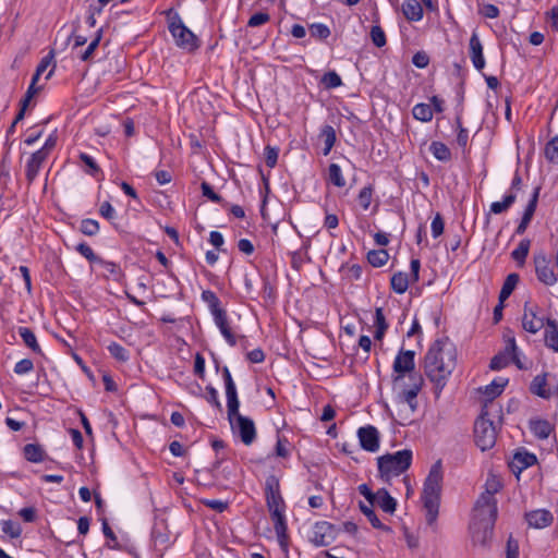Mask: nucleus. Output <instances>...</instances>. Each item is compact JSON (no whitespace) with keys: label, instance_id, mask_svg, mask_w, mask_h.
Returning a JSON list of instances; mask_svg holds the SVG:
<instances>
[{"label":"nucleus","instance_id":"1","mask_svg":"<svg viewBox=\"0 0 558 558\" xmlns=\"http://www.w3.org/2000/svg\"><path fill=\"white\" fill-rule=\"evenodd\" d=\"M415 353L411 350H400L393 361L392 389L400 403L408 404L411 413L417 408L416 397L423 386V377L415 373Z\"/></svg>","mask_w":558,"mask_h":558},{"label":"nucleus","instance_id":"2","mask_svg":"<svg viewBox=\"0 0 558 558\" xmlns=\"http://www.w3.org/2000/svg\"><path fill=\"white\" fill-rule=\"evenodd\" d=\"M457 362V352L448 338L436 340L424 357V369L427 378L435 385V393L439 396L452 374Z\"/></svg>","mask_w":558,"mask_h":558},{"label":"nucleus","instance_id":"3","mask_svg":"<svg viewBox=\"0 0 558 558\" xmlns=\"http://www.w3.org/2000/svg\"><path fill=\"white\" fill-rule=\"evenodd\" d=\"M486 489L481 494L474 507L473 537L485 544L492 538L497 519V500L495 494L501 488L500 482L492 476L486 482Z\"/></svg>","mask_w":558,"mask_h":558},{"label":"nucleus","instance_id":"4","mask_svg":"<svg viewBox=\"0 0 558 558\" xmlns=\"http://www.w3.org/2000/svg\"><path fill=\"white\" fill-rule=\"evenodd\" d=\"M442 482V469L440 461L434 463L424 482L422 500L426 511L425 518L428 525H434L439 511L440 492Z\"/></svg>","mask_w":558,"mask_h":558},{"label":"nucleus","instance_id":"5","mask_svg":"<svg viewBox=\"0 0 558 558\" xmlns=\"http://www.w3.org/2000/svg\"><path fill=\"white\" fill-rule=\"evenodd\" d=\"M500 407L496 403H484L481 415L474 424L475 444L482 451L492 449L497 439V425L492 416L500 418Z\"/></svg>","mask_w":558,"mask_h":558},{"label":"nucleus","instance_id":"6","mask_svg":"<svg viewBox=\"0 0 558 558\" xmlns=\"http://www.w3.org/2000/svg\"><path fill=\"white\" fill-rule=\"evenodd\" d=\"M413 453L403 449L395 453H386L377 458L379 477L389 483L393 477L403 474L412 463Z\"/></svg>","mask_w":558,"mask_h":558},{"label":"nucleus","instance_id":"7","mask_svg":"<svg viewBox=\"0 0 558 558\" xmlns=\"http://www.w3.org/2000/svg\"><path fill=\"white\" fill-rule=\"evenodd\" d=\"M169 31L178 47L192 52L198 48V39L182 22L181 17L175 15L170 20Z\"/></svg>","mask_w":558,"mask_h":558},{"label":"nucleus","instance_id":"8","mask_svg":"<svg viewBox=\"0 0 558 558\" xmlns=\"http://www.w3.org/2000/svg\"><path fill=\"white\" fill-rule=\"evenodd\" d=\"M228 418L233 433L239 435L241 441L246 446L252 445L256 438V428L253 420L240 414L239 410L234 414H228Z\"/></svg>","mask_w":558,"mask_h":558},{"label":"nucleus","instance_id":"9","mask_svg":"<svg viewBox=\"0 0 558 558\" xmlns=\"http://www.w3.org/2000/svg\"><path fill=\"white\" fill-rule=\"evenodd\" d=\"M338 533L339 529L336 525L327 521H319L313 525L310 542L317 547H325L335 542Z\"/></svg>","mask_w":558,"mask_h":558},{"label":"nucleus","instance_id":"10","mask_svg":"<svg viewBox=\"0 0 558 558\" xmlns=\"http://www.w3.org/2000/svg\"><path fill=\"white\" fill-rule=\"evenodd\" d=\"M534 265L537 279L546 284L554 286L558 281V275L554 271L550 266V260L544 253L534 255Z\"/></svg>","mask_w":558,"mask_h":558},{"label":"nucleus","instance_id":"11","mask_svg":"<svg viewBox=\"0 0 558 558\" xmlns=\"http://www.w3.org/2000/svg\"><path fill=\"white\" fill-rule=\"evenodd\" d=\"M357 438L362 449L368 452H377L379 450V433L372 425L363 426L357 429Z\"/></svg>","mask_w":558,"mask_h":558},{"label":"nucleus","instance_id":"12","mask_svg":"<svg viewBox=\"0 0 558 558\" xmlns=\"http://www.w3.org/2000/svg\"><path fill=\"white\" fill-rule=\"evenodd\" d=\"M544 317L537 315V307L529 306V304L525 303L522 317L523 329L530 333H536L544 327Z\"/></svg>","mask_w":558,"mask_h":558},{"label":"nucleus","instance_id":"13","mask_svg":"<svg viewBox=\"0 0 558 558\" xmlns=\"http://www.w3.org/2000/svg\"><path fill=\"white\" fill-rule=\"evenodd\" d=\"M266 502L269 512L284 509V502L280 495L278 482L271 477L266 482Z\"/></svg>","mask_w":558,"mask_h":558},{"label":"nucleus","instance_id":"14","mask_svg":"<svg viewBox=\"0 0 558 558\" xmlns=\"http://www.w3.org/2000/svg\"><path fill=\"white\" fill-rule=\"evenodd\" d=\"M529 526L534 529H544L549 526L554 521V515L549 510L536 509L525 514Z\"/></svg>","mask_w":558,"mask_h":558},{"label":"nucleus","instance_id":"15","mask_svg":"<svg viewBox=\"0 0 558 558\" xmlns=\"http://www.w3.org/2000/svg\"><path fill=\"white\" fill-rule=\"evenodd\" d=\"M213 317L216 326L219 328L221 335L223 336L228 344L234 347L236 344V338L231 330L227 312L225 310H221L213 314Z\"/></svg>","mask_w":558,"mask_h":558},{"label":"nucleus","instance_id":"16","mask_svg":"<svg viewBox=\"0 0 558 558\" xmlns=\"http://www.w3.org/2000/svg\"><path fill=\"white\" fill-rule=\"evenodd\" d=\"M47 158L48 157L44 151L36 150L35 153L31 154L25 167V177L28 183H32L35 180Z\"/></svg>","mask_w":558,"mask_h":558},{"label":"nucleus","instance_id":"17","mask_svg":"<svg viewBox=\"0 0 558 558\" xmlns=\"http://www.w3.org/2000/svg\"><path fill=\"white\" fill-rule=\"evenodd\" d=\"M271 520L274 522V529L278 538L279 544L282 547L287 546L288 534H287V522L284 517V509L270 512Z\"/></svg>","mask_w":558,"mask_h":558},{"label":"nucleus","instance_id":"18","mask_svg":"<svg viewBox=\"0 0 558 558\" xmlns=\"http://www.w3.org/2000/svg\"><path fill=\"white\" fill-rule=\"evenodd\" d=\"M538 194H539V187H536L534 190L532 198L530 199L527 206L525 207L522 219H521L519 226L517 227V230H515L517 234H523L525 232L529 223L531 222V220L534 216L536 206H537Z\"/></svg>","mask_w":558,"mask_h":558},{"label":"nucleus","instance_id":"19","mask_svg":"<svg viewBox=\"0 0 558 558\" xmlns=\"http://www.w3.org/2000/svg\"><path fill=\"white\" fill-rule=\"evenodd\" d=\"M470 57L475 69L482 70L485 66L483 46L476 32L470 38Z\"/></svg>","mask_w":558,"mask_h":558},{"label":"nucleus","instance_id":"20","mask_svg":"<svg viewBox=\"0 0 558 558\" xmlns=\"http://www.w3.org/2000/svg\"><path fill=\"white\" fill-rule=\"evenodd\" d=\"M537 462V458L534 453L526 450H519L514 453L510 466L513 471H523L526 468L534 465Z\"/></svg>","mask_w":558,"mask_h":558},{"label":"nucleus","instance_id":"21","mask_svg":"<svg viewBox=\"0 0 558 558\" xmlns=\"http://www.w3.org/2000/svg\"><path fill=\"white\" fill-rule=\"evenodd\" d=\"M375 504L385 512L393 513L397 508V501L390 496L387 489L380 488L377 490Z\"/></svg>","mask_w":558,"mask_h":558},{"label":"nucleus","instance_id":"22","mask_svg":"<svg viewBox=\"0 0 558 558\" xmlns=\"http://www.w3.org/2000/svg\"><path fill=\"white\" fill-rule=\"evenodd\" d=\"M508 384V379L506 378H497L494 379L489 385L485 386L481 391L487 397V401L485 403H495L494 399L501 395L504 388Z\"/></svg>","mask_w":558,"mask_h":558},{"label":"nucleus","instance_id":"23","mask_svg":"<svg viewBox=\"0 0 558 558\" xmlns=\"http://www.w3.org/2000/svg\"><path fill=\"white\" fill-rule=\"evenodd\" d=\"M404 16L412 22H417L423 17V8L417 0H407L402 4Z\"/></svg>","mask_w":558,"mask_h":558},{"label":"nucleus","instance_id":"24","mask_svg":"<svg viewBox=\"0 0 558 558\" xmlns=\"http://www.w3.org/2000/svg\"><path fill=\"white\" fill-rule=\"evenodd\" d=\"M530 429L535 437L546 439L551 434L554 427L548 421L537 418L530 421Z\"/></svg>","mask_w":558,"mask_h":558},{"label":"nucleus","instance_id":"25","mask_svg":"<svg viewBox=\"0 0 558 558\" xmlns=\"http://www.w3.org/2000/svg\"><path fill=\"white\" fill-rule=\"evenodd\" d=\"M544 337L546 347L558 352V325L555 320H547Z\"/></svg>","mask_w":558,"mask_h":558},{"label":"nucleus","instance_id":"26","mask_svg":"<svg viewBox=\"0 0 558 558\" xmlns=\"http://www.w3.org/2000/svg\"><path fill=\"white\" fill-rule=\"evenodd\" d=\"M530 389L534 395L543 399H549L551 396L550 389L547 388L546 374L535 376Z\"/></svg>","mask_w":558,"mask_h":558},{"label":"nucleus","instance_id":"27","mask_svg":"<svg viewBox=\"0 0 558 558\" xmlns=\"http://www.w3.org/2000/svg\"><path fill=\"white\" fill-rule=\"evenodd\" d=\"M226 387V396H227V408H228V414H234L236 413V410H239L240 402L238 399V392L234 381H229L225 384Z\"/></svg>","mask_w":558,"mask_h":558},{"label":"nucleus","instance_id":"28","mask_svg":"<svg viewBox=\"0 0 558 558\" xmlns=\"http://www.w3.org/2000/svg\"><path fill=\"white\" fill-rule=\"evenodd\" d=\"M101 37H102V28H99L97 31V33H96L95 38L88 44L86 49L85 50H82V49L78 50L74 54V57L78 58L81 61H84V62L89 61L93 58L95 50L99 46Z\"/></svg>","mask_w":558,"mask_h":558},{"label":"nucleus","instance_id":"29","mask_svg":"<svg viewBox=\"0 0 558 558\" xmlns=\"http://www.w3.org/2000/svg\"><path fill=\"white\" fill-rule=\"evenodd\" d=\"M23 453L25 459L33 463H39L45 458L44 449L37 444H27L24 446Z\"/></svg>","mask_w":558,"mask_h":558},{"label":"nucleus","instance_id":"30","mask_svg":"<svg viewBox=\"0 0 558 558\" xmlns=\"http://www.w3.org/2000/svg\"><path fill=\"white\" fill-rule=\"evenodd\" d=\"M519 279L520 277L518 274H509L507 276L499 292V301L505 302L511 295L519 282Z\"/></svg>","mask_w":558,"mask_h":558},{"label":"nucleus","instance_id":"31","mask_svg":"<svg viewBox=\"0 0 558 558\" xmlns=\"http://www.w3.org/2000/svg\"><path fill=\"white\" fill-rule=\"evenodd\" d=\"M517 199V193L509 192L502 201L500 202H493L490 204V213L495 215L502 214L507 211L515 202Z\"/></svg>","mask_w":558,"mask_h":558},{"label":"nucleus","instance_id":"32","mask_svg":"<svg viewBox=\"0 0 558 558\" xmlns=\"http://www.w3.org/2000/svg\"><path fill=\"white\" fill-rule=\"evenodd\" d=\"M19 335L27 348H29L35 353H41V349L37 342L36 336L29 328L20 327Z\"/></svg>","mask_w":558,"mask_h":558},{"label":"nucleus","instance_id":"33","mask_svg":"<svg viewBox=\"0 0 558 558\" xmlns=\"http://www.w3.org/2000/svg\"><path fill=\"white\" fill-rule=\"evenodd\" d=\"M320 137L324 140L325 147L323 149V154L327 156L332 149L337 136L336 131L331 125H324L320 131Z\"/></svg>","mask_w":558,"mask_h":558},{"label":"nucleus","instance_id":"34","mask_svg":"<svg viewBox=\"0 0 558 558\" xmlns=\"http://www.w3.org/2000/svg\"><path fill=\"white\" fill-rule=\"evenodd\" d=\"M391 288L392 290L398 293L402 294L408 290L410 279L409 275L405 272H397L391 277Z\"/></svg>","mask_w":558,"mask_h":558},{"label":"nucleus","instance_id":"35","mask_svg":"<svg viewBox=\"0 0 558 558\" xmlns=\"http://www.w3.org/2000/svg\"><path fill=\"white\" fill-rule=\"evenodd\" d=\"M429 150L437 160L449 161L451 159L450 149L441 142H433Z\"/></svg>","mask_w":558,"mask_h":558},{"label":"nucleus","instance_id":"36","mask_svg":"<svg viewBox=\"0 0 558 558\" xmlns=\"http://www.w3.org/2000/svg\"><path fill=\"white\" fill-rule=\"evenodd\" d=\"M414 119L422 122H429L433 119V108L427 104H417L412 109Z\"/></svg>","mask_w":558,"mask_h":558},{"label":"nucleus","instance_id":"37","mask_svg":"<svg viewBox=\"0 0 558 558\" xmlns=\"http://www.w3.org/2000/svg\"><path fill=\"white\" fill-rule=\"evenodd\" d=\"M389 258V254L386 250H373L367 253V260L374 267L384 266Z\"/></svg>","mask_w":558,"mask_h":558},{"label":"nucleus","instance_id":"38","mask_svg":"<svg viewBox=\"0 0 558 558\" xmlns=\"http://www.w3.org/2000/svg\"><path fill=\"white\" fill-rule=\"evenodd\" d=\"M328 180L337 187H343L345 185V179L343 178L342 171L337 163L329 165Z\"/></svg>","mask_w":558,"mask_h":558},{"label":"nucleus","instance_id":"39","mask_svg":"<svg viewBox=\"0 0 558 558\" xmlns=\"http://www.w3.org/2000/svg\"><path fill=\"white\" fill-rule=\"evenodd\" d=\"M1 531L11 538H19L22 534V526L15 521L2 520Z\"/></svg>","mask_w":558,"mask_h":558},{"label":"nucleus","instance_id":"40","mask_svg":"<svg viewBox=\"0 0 558 558\" xmlns=\"http://www.w3.org/2000/svg\"><path fill=\"white\" fill-rule=\"evenodd\" d=\"M202 300L207 303L211 315L222 310L220 306V300L216 293L210 290L202 292Z\"/></svg>","mask_w":558,"mask_h":558},{"label":"nucleus","instance_id":"41","mask_svg":"<svg viewBox=\"0 0 558 558\" xmlns=\"http://www.w3.org/2000/svg\"><path fill=\"white\" fill-rule=\"evenodd\" d=\"M531 242L527 239L522 240L515 250L512 251L511 256L512 258L518 262L519 264H523L529 251H530Z\"/></svg>","mask_w":558,"mask_h":558},{"label":"nucleus","instance_id":"42","mask_svg":"<svg viewBox=\"0 0 558 558\" xmlns=\"http://www.w3.org/2000/svg\"><path fill=\"white\" fill-rule=\"evenodd\" d=\"M107 349L111 356L119 362L124 363L130 359L129 351L117 342H111Z\"/></svg>","mask_w":558,"mask_h":558},{"label":"nucleus","instance_id":"43","mask_svg":"<svg viewBox=\"0 0 558 558\" xmlns=\"http://www.w3.org/2000/svg\"><path fill=\"white\" fill-rule=\"evenodd\" d=\"M320 83L324 85L325 88L331 89L341 86L342 80L338 73H336L335 71H329L323 75Z\"/></svg>","mask_w":558,"mask_h":558},{"label":"nucleus","instance_id":"44","mask_svg":"<svg viewBox=\"0 0 558 558\" xmlns=\"http://www.w3.org/2000/svg\"><path fill=\"white\" fill-rule=\"evenodd\" d=\"M360 510L368 519L369 523L375 529H383L384 527V525L381 524L380 520L377 518L376 513L374 512L373 506H371V504L369 505H365L363 502H360Z\"/></svg>","mask_w":558,"mask_h":558},{"label":"nucleus","instance_id":"45","mask_svg":"<svg viewBox=\"0 0 558 558\" xmlns=\"http://www.w3.org/2000/svg\"><path fill=\"white\" fill-rule=\"evenodd\" d=\"M311 36L319 40H324L330 36V29L322 23H313L310 25Z\"/></svg>","mask_w":558,"mask_h":558},{"label":"nucleus","instance_id":"46","mask_svg":"<svg viewBox=\"0 0 558 558\" xmlns=\"http://www.w3.org/2000/svg\"><path fill=\"white\" fill-rule=\"evenodd\" d=\"M545 157L554 163H558V135L553 137L545 146Z\"/></svg>","mask_w":558,"mask_h":558},{"label":"nucleus","instance_id":"47","mask_svg":"<svg viewBox=\"0 0 558 558\" xmlns=\"http://www.w3.org/2000/svg\"><path fill=\"white\" fill-rule=\"evenodd\" d=\"M80 230L83 234L93 236L99 231V223L94 219H83L81 221Z\"/></svg>","mask_w":558,"mask_h":558},{"label":"nucleus","instance_id":"48","mask_svg":"<svg viewBox=\"0 0 558 558\" xmlns=\"http://www.w3.org/2000/svg\"><path fill=\"white\" fill-rule=\"evenodd\" d=\"M54 58V52L51 50L46 57L41 59L39 64L37 65L36 72L33 75L32 81L38 82L40 75L47 70V68L51 64L52 60Z\"/></svg>","mask_w":558,"mask_h":558},{"label":"nucleus","instance_id":"49","mask_svg":"<svg viewBox=\"0 0 558 558\" xmlns=\"http://www.w3.org/2000/svg\"><path fill=\"white\" fill-rule=\"evenodd\" d=\"M371 39L373 44L380 48L386 45V35L384 29L379 25H374L371 28Z\"/></svg>","mask_w":558,"mask_h":558},{"label":"nucleus","instance_id":"50","mask_svg":"<svg viewBox=\"0 0 558 558\" xmlns=\"http://www.w3.org/2000/svg\"><path fill=\"white\" fill-rule=\"evenodd\" d=\"M66 43L71 44V52L72 56H74L87 43V38L85 36L73 33L68 37Z\"/></svg>","mask_w":558,"mask_h":558},{"label":"nucleus","instance_id":"51","mask_svg":"<svg viewBox=\"0 0 558 558\" xmlns=\"http://www.w3.org/2000/svg\"><path fill=\"white\" fill-rule=\"evenodd\" d=\"M76 250L77 252L84 256L86 259H88L90 263H97V262H101V257L97 256L93 248L86 244V243H80L77 246H76Z\"/></svg>","mask_w":558,"mask_h":558},{"label":"nucleus","instance_id":"52","mask_svg":"<svg viewBox=\"0 0 558 558\" xmlns=\"http://www.w3.org/2000/svg\"><path fill=\"white\" fill-rule=\"evenodd\" d=\"M265 162L269 168H274L277 165L279 149L272 146L265 147Z\"/></svg>","mask_w":558,"mask_h":558},{"label":"nucleus","instance_id":"53","mask_svg":"<svg viewBox=\"0 0 558 558\" xmlns=\"http://www.w3.org/2000/svg\"><path fill=\"white\" fill-rule=\"evenodd\" d=\"M373 190L371 186H364L359 194V203L364 210L369 208L372 202Z\"/></svg>","mask_w":558,"mask_h":558},{"label":"nucleus","instance_id":"54","mask_svg":"<svg viewBox=\"0 0 558 558\" xmlns=\"http://www.w3.org/2000/svg\"><path fill=\"white\" fill-rule=\"evenodd\" d=\"M509 356L506 353H499L495 355L489 364V367L493 371H499L504 367H506L509 364Z\"/></svg>","mask_w":558,"mask_h":558},{"label":"nucleus","instance_id":"55","mask_svg":"<svg viewBox=\"0 0 558 558\" xmlns=\"http://www.w3.org/2000/svg\"><path fill=\"white\" fill-rule=\"evenodd\" d=\"M34 363L31 359H23L19 361L14 366V373L17 375H24L33 371Z\"/></svg>","mask_w":558,"mask_h":558},{"label":"nucleus","instance_id":"56","mask_svg":"<svg viewBox=\"0 0 558 558\" xmlns=\"http://www.w3.org/2000/svg\"><path fill=\"white\" fill-rule=\"evenodd\" d=\"M478 12L486 19H496L499 16V9L492 3L481 5Z\"/></svg>","mask_w":558,"mask_h":558},{"label":"nucleus","instance_id":"57","mask_svg":"<svg viewBox=\"0 0 558 558\" xmlns=\"http://www.w3.org/2000/svg\"><path fill=\"white\" fill-rule=\"evenodd\" d=\"M80 159L82 160V162H84L85 166L88 167V170L87 172L89 174H96L97 172L100 171L98 165L96 163V161L94 160V158L85 153H81L80 154Z\"/></svg>","mask_w":558,"mask_h":558},{"label":"nucleus","instance_id":"58","mask_svg":"<svg viewBox=\"0 0 558 558\" xmlns=\"http://www.w3.org/2000/svg\"><path fill=\"white\" fill-rule=\"evenodd\" d=\"M201 189H202V193L205 197H207L208 199H210L211 202H215V203H220L222 201L221 196L218 195L211 187V185L207 182H203L201 184Z\"/></svg>","mask_w":558,"mask_h":558},{"label":"nucleus","instance_id":"59","mask_svg":"<svg viewBox=\"0 0 558 558\" xmlns=\"http://www.w3.org/2000/svg\"><path fill=\"white\" fill-rule=\"evenodd\" d=\"M269 19H270V16L267 13H263V12L255 13L250 17L247 25L250 27L260 26V25L267 23L269 21Z\"/></svg>","mask_w":558,"mask_h":558},{"label":"nucleus","instance_id":"60","mask_svg":"<svg viewBox=\"0 0 558 558\" xmlns=\"http://www.w3.org/2000/svg\"><path fill=\"white\" fill-rule=\"evenodd\" d=\"M432 234L434 238H438L439 235L442 234L444 232V228H445V223H444V220L441 218V216L439 214H437L433 221H432Z\"/></svg>","mask_w":558,"mask_h":558},{"label":"nucleus","instance_id":"61","mask_svg":"<svg viewBox=\"0 0 558 558\" xmlns=\"http://www.w3.org/2000/svg\"><path fill=\"white\" fill-rule=\"evenodd\" d=\"M206 400L214 404L217 409H221V403L218 398V391L213 386L206 387Z\"/></svg>","mask_w":558,"mask_h":558},{"label":"nucleus","instance_id":"62","mask_svg":"<svg viewBox=\"0 0 558 558\" xmlns=\"http://www.w3.org/2000/svg\"><path fill=\"white\" fill-rule=\"evenodd\" d=\"M36 83L37 82H34L32 81L28 88H27V92L25 94V96L23 97V99L21 100V105L24 107V108H27L32 98L36 95V93L39 90V88L36 87Z\"/></svg>","mask_w":558,"mask_h":558},{"label":"nucleus","instance_id":"63","mask_svg":"<svg viewBox=\"0 0 558 558\" xmlns=\"http://www.w3.org/2000/svg\"><path fill=\"white\" fill-rule=\"evenodd\" d=\"M506 558H519V544L511 536L507 542V557Z\"/></svg>","mask_w":558,"mask_h":558},{"label":"nucleus","instance_id":"64","mask_svg":"<svg viewBox=\"0 0 558 558\" xmlns=\"http://www.w3.org/2000/svg\"><path fill=\"white\" fill-rule=\"evenodd\" d=\"M99 213L104 218L108 220L113 219L116 216V210L109 202H104L100 205Z\"/></svg>","mask_w":558,"mask_h":558}]
</instances>
